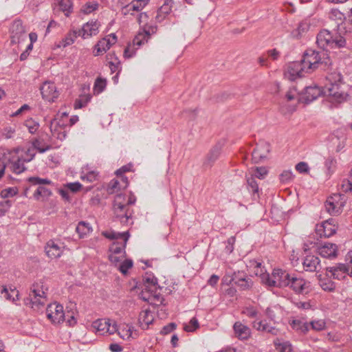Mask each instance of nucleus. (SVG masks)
Instances as JSON below:
<instances>
[{
	"label": "nucleus",
	"mask_w": 352,
	"mask_h": 352,
	"mask_svg": "<svg viewBox=\"0 0 352 352\" xmlns=\"http://www.w3.org/2000/svg\"><path fill=\"white\" fill-rule=\"evenodd\" d=\"M316 43L320 48L323 49L324 52V50L340 49L346 45V40L343 36L338 35L337 33L333 36L327 30H323L318 34Z\"/></svg>",
	"instance_id": "nucleus-1"
},
{
	"label": "nucleus",
	"mask_w": 352,
	"mask_h": 352,
	"mask_svg": "<svg viewBox=\"0 0 352 352\" xmlns=\"http://www.w3.org/2000/svg\"><path fill=\"white\" fill-rule=\"evenodd\" d=\"M306 69V73H310L319 67L320 65L329 64L328 55L324 52H318L311 49L306 50L300 60Z\"/></svg>",
	"instance_id": "nucleus-2"
},
{
	"label": "nucleus",
	"mask_w": 352,
	"mask_h": 352,
	"mask_svg": "<svg viewBox=\"0 0 352 352\" xmlns=\"http://www.w3.org/2000/svg\"><path fill=\"white\" fill-rule=\"evenodd\" d=\"M291 275L285 270L274 269L271 275L262 274L261 282L268 287H285L289 286Z\"/></svg>",
	"instance_id": "nucleus-3"
},
{
	"label": "nucleus",
	"mask_w": 352,
	"mask_h": 352,
	"mask_svg": "<svg viewBox=\"0 0 352 352\" xmlns=\"http://www.w3.org/2000/svg\"><path fill=\"white\" fill-rule=\"evenodd\" d=\"M125 202L122 194H118L115 197L113 204V217L116 221H118L123 225L129 224V220L132 217V212L129 208L125 206Z\"/></svg>",
	"instance_id": "nucleus-4"
},
{
	"label": "nucleus",
	"mask_w": 352,
	"mask_h": 352,
	"mask_svg": "<svg viewBox=\"0 0 352 352\" xmlns=\"http://www.w3.org/2000/svg\"><path fill=\"white\" fill-rule=\"evenodd\" d=\"M46 302V295L43 291L39 289L38 285L32 286L29 297L24 300L25 304L30 306L35 311H39L43 308Z\"/></svg>",
	"instance_id": "nucleus-5"
},
{
	"label": "nucleus",
	"mask_w": 352,
	"mask_h": 352,
	"mask_svg": "<svg viewBox=\"0 0 352 352\" xmlns=\"http://www.w3.org/2000/svg\"><path fill=\"white\" fill-rule=\"evenodd\" d=\"M345 203V196L336 193L327 198L324 206L327 212L331 215H336L342 212Z\"/></svg>",
	"instance_id": "nucleus-6"
},
{
	"label": "nucleus",
	"mask_w": 352,
	"mask_h": 352,
	"mask_svg": "<svg viewBox=\"0 0 352 352\" xmlns=\"http://www.w3.org/2000/svg\"><path fill=\"white\" fill-rule=\"evenodd\" d=\"M46 316L52 324L63 322L65 317L63 305L56 302L48 305L46 308Z\"/></svg>",
	"instance_id": "nucleus-7"
},
{
	"label": "nucleus",
	"mask_w": 352,
	"mask_h": 352,
	"mask_svg": "<svg viewBox=\"0 0 352 352\" xmlns=\"http://www.w3.org/2000/svg\"><path fill=\"white\" fill-rule=\"evenodd\" d=\"M10 42L12 44H20L27 39L26 31L21 20H16L10 28Z\"/></svg>",
	"instance_id": "nucleus-8"
},
{
	"label": "nucleus",
	"mask_w": 352,
	"mask_h": 352,
	"mask_svg": "<svg viewBox=\"0 0 352 352\" xmlns=\"http://www.w3.org/2000/svg\"><path fill=\"white\" fill-rule=\"evenodd\" d=\"M92 327L101 335L105 333L113 334L118 331L116 323L114 322L111 324V320L106 318L96 320L93 322Z\"/></svg>",
	"instance_id": "nucleus-9"
},
{
	"label": "nucleus",
	"mask_w": 352,
	"mask_h": 352,
	"mask_svg": "<svg viewBox=\"0 0 352 352\" xmlns=\"http://www.w3.org/2000/svg\"><path fill=\"white\" fill-rule=\"evenodd\" d=\"M342 84L327 85L324 93L331 96V101L341 103L344 101L348 95L341 90Z\"/></svg>",
	"instance_id": "nucleus-10"
},
{
	"label": "nucleus",
	"mask_w": 352,
	"mask_h": 352,
	"mask_svg": "<svg viewBox=\"0 0 352 352\" xmlns=\"http://www.w3.org/2000/svg\"><path fill=\"white\" fill-rule=\"evenodd\" d=\"M305 73H306V69L303 63L301 61H294L288 65L285 76L289 80L293 81L297 78L303 76Z\"/></svg>",
	"instance_id": "nucleus-11"
},
{
	"label": "nucleus",
	"mask_w": 352,
	"mask_h": 352,
	"mask_svg": "<svg viewBox=\"0 0 352 352\" xmlns=\"http://www.w3.org/2000/svg\"><path fill=\"white\" fill-rule=\"evenodd\" d=\"M64 248V244L60 241L50 240L45 246V251L49 258L54 259L58 258L62 255Z\"/></svg>",
	"instance_id": "nucleus-12"
},
{
	"label": "nucleus",
	"mask_w": 352,
	"mask_h": 352,
	"mask_svg": "<svg viewBox=\"0 0 352 352\" xmlns=\"http://www.w3.org/2000/svg\"><path fill=\"white\" fill-rule=\"evenodd\" d=\"M322 94V91L319 87L309 86L305 87L303 93L298 98V101L308 104L318 98Z\"/></svg>",
	"instance_id": "nucleus-13"
},
{
	"label": "nucleus",
	"mask_w": 352,
	"mask_h": 352,
	"mask_svg": "<svg viewBox=\"0 0 352 352\" xmlns=\"http://www.w3.org/2000/svg\"><path fill=\"white\" fill-rule=\"evenodd\" d=\"M41 92L44 100L53 102L59 96V92L54 82H45L41 87Z\"/></svg>",
	"instance_id": "nucleus-14"
},
{
	"label": "nucleus",
	"mask_w": 352,
	"mask_h": 352,
	"mask_svg": "<svg viewBox=\"0 0 352 352\" xmlns=\"http://www.w3.org/2000/svg\"><path fill=\"white\" fill-rule=\"evenodd\" d=\"M337 226L335 224L333 219H329L324 221L320 226H317L316 232L321 237H330L333 235L337 230Z\"/></svg>",
	"instance_id": "nucleus-15"
},
{
	"label": "nucleus",
	"mask_w": 352,
	"mask_h": 352,
	"mask_svg": "<svg viewBox=\"0 0 352 352\" xmlns=\"http://www.w3.org/2000/svg\"><path fill=\"white\" fill-rule=\"evenodd\" d=\"M289 279L288 287L296 293L306 294L308 292L309 283H307L305 279L295 276H291Z\"/></svg>",
	"instance_id": "nucleus-16"
},
{
	"label": "nucleus",
	"mask_w": 352,
	"mask_h": 352,
	"mask_svg": "<svg viewBox=\"0 0 352 352\" xmlns=\"http://www.w3.org/2000/svg\"><path fill=\"white\" fill-rule=\"evenodd\" d=\"M270 151V145L267 142H261L252 151V158L255 163L267 157Z\"/></svg>",
	"instance_id": "nucleus-17"
},
{
	"label": "nucleus",
	"mask_w": 352,
	"mask_h": 352,
	"mask_svg": "<svg viewBox=\"0 0 352 352\" xmlns=\"http://www.w3.org/2000/svg\"><path fill=\"white\" fill-rule=\"evenodd\" d=\"M99 26L100 24L97 21L87 22L80 30H78V35L83 38L95 36L98 33Z\"/></svg>",
	"instance_id": "nucleus-18"
},
{
	"label": "nucleus",
	"mask_w": 352,
	"mask_h": 352,
	"mask_svg": "<svg viewBox=\"0 0 352 352\" xmlns=\"http://www.w3.org/2000/svg\"><path fill=\"white\" fill-rule=\"evenodd\" d=\"M222 149V144L221 143L216 144L209 151L206 156L203 162V166L205 168L211 167L216 160L220 156Z\"/></svg>",
	"instance_id": "nucleus-19"
},
{
	"label": "nucleus",
	"mask_w": 352,
	"mask_h": 352,
	"mask_svg": "<svg viewBox=\"0 0 352 352\" xmlns=\"http://www.w3.org/2000/svg\"><path fill=\"white\" fill-rule=\"evenodd\" d=\"M349 267L344 264H337L333 267H327V272L330 273V276L335 279L344 278L349 274ZM329 276V274H328Z\"/></svg>",
	"instance_id": "nucleus-20"
},
{
	"label": "nucleus",
	"mask_w": 352,
	"mask_h": 352,
	"mask_svg": "<svg viewBox=\"0 0 352 352\" xmlns=\"http://www.w3.org/2000/svg\"><path fill=\"white\" fill-rule=\"evenodd\" d=\"M156 26H150L148 29H144L143 32H139L133 40V45L141 46L148 41L151 34L156 32Z\"/></svg>",
	"instance_id": "nucleus-21"
},
{
	"label": "nucleus",
	"mask_w": 352,
	"mask_h": 352,
	"mask_svg": "<svg viewBox=\"0 0 352 352\" xmlns=\"http://www.w3.org/2000/svg\"><path fill=\"white\" fill-rule=\"evenodd\" d=\"M318 254L324 258H336L338 254V246L335 243H325L318 248Z\"/></svg>",
	"instance_id": "nucleus-22"
},
{
	"label": "nucleus",
	"mask_w": 352,
	"mask_h": 352,
	"mask_svg": "<svg viewBox=\"0 0 352 352\" xmlns=\"http://www.w3.org/2000/svg\"><path fill=\"white\" fill-rule=\"evenodd\" d=\"M233 328L236 336L240 340H247L250 336V329L240 322H236Z\"/></svg>",
	"instance_id": "nucleus-23"
},
{
	"label": "nucleus",
	"mask_w": 352,
	"mask_h": 352,
	"mask_svg": "<svg viewBox=\"0 0 352 352\" xmlns=\"http://www.w3.org/2000/svg\"><path fill=\"white\" fill-rule=\"evenodd\" d=\"M302 264L306 271L316 272L320 267V259L318 256L308 255L304 259Z\"/></svg>",
	"instance_id": "nucleus-24"
},
{
	"label": "nucleus",
	"mask_w": 352,
	"mask_h": 352,
	"mask_svg": "<svg viewBox=\"0 0 352 352\" xmlns=\"http://www.w3.org/2000/svg\"><path fill=\"white\" fill-rule=\"evenodd\" d=\"M128 241V236H125L124 240L121 242L115 241L109 247L110 254H118L125 257V248Z\"/></svg>",
	"instance_id": "nucleus-25"
},
{
	"label": "nucleus",
	"mask_w": 352,
	"mask_h": 352,
	"mask_svg": "<svg viewBox=\"0 0 352 352\" xmlns=\"http://www.w3.org/2000/svg\"><path fill=\"white\" fill-rule=\"evenodd\" d=\"M253 327L258 331H265L273 336L278 335L279 332V330L277 328L269 325L267 322L264 321H254L253 322Z\"/></svg>",
	"instance_id": "nucleus-26"
},
{
	"label": "nucleus",
	"mask_w": 352,
	"mask_h": 352,
	"mask_svg": "<svg viewBox=\"0 0 352 352\" xmlns=\"http://www.w3.org/2000/svg\"><path fill=\"white\" fill-rule=\"evenodd\" d=\"M153 315L149 310L142 311L139 316V323L143 329H148L149 324L153 322Z\"/></svg>",
	"instance_id": "nucleus-27"
},
{
	"label": "nucleus",
	"mask_w": 352,
	"mask_h": 352,
	"mask_svg": "<svg viewBox=\"0 0 352 352\" xmlns=\"http://www.w3.org/2000/svg\"><path fill=\"white\" fill-rule=\"evenodd\" d=\"M247 188L252 194L253 199L256 200L259 198V188L255 178L253 176L247 177Z\"/></svg>",
	"instance_id": "nucleus-28"
},
{
	"label": "nucleus",
	"mask_w": 352,
	"mask_h": 352,
	"mask_svg": "<svg viewBox=\"0 0 352 352\" xmlns=\"http://www.w3.org/2000/svg\"><path fill=\"white\" fill-rule=\"evenodd\" d=\"M290 325L294 330L304 334L307 333L309 329V324L307 322H303L301 320H293L290 322Z\"/></svg>",
	"instance_id": "nucleus-29"
},
{
	"label": "nucleus",
	"mask_w": 352,
	"mask_h": 352,
	"mask_svg": "<svg viewBox=\"0 0 352 352\" xmlns=\"http://www.w3.org/2000/svg\"><path fill=\"white\" fill-rule=\"evenodd\" d=\"M274 344L279 352H294L293 346L289 341L280 342L279 339H276L274 341Z\"/></svg>",
	"instance_id": "nucleus-30"
},
{
	"label": "nucleus",
	"mask_w": 352,
	"mask_h": 352,
	"mask_svg": "<svg viewBox=\"0 0 352 352\" xmlns=\"http://www.w3.org/2000/svg\"><path fill=\"white\" fill-rule=\"evenodd\" d=\"M232 280L234 282L235 285H238L243 290L250 289L252 285V280L250 278H238L235 276L232 278Z\"/></svg>",
	"instance_id": "nucleus-31"
},
{
	"label": "nucleus",
	"mask_w": 352,
	"mask_h": 352,
	"mask_svg": "<svg viewBox=\"0 0 352 352\" xmlns=\"http://www.w3.org/2000/svg\"><path fill=\"white\" fill-rule=\"evenodd\" d=\"M109 48V38H103L95 45V49L97 52L94 55L98 56L100 54L106 52Z\"/></svg>",
	"instance_id": "nucleus-32"
},
{
	"label": "nucleus",
	"mask_w": 352,
	"mask_h": 352,
	"mask_svg": "<svg viewBox=\"0 0 352 352\" xmlns=\"http://www.w3.org/2000/svg\"><path fill=\"white\" fill-rule=\"evenodd\" d=\"M103 235L107 239H109L111 240H116V241H118V240H119V239L124 241L125 236H128V239L129 238V232H113V231L105 232H103Z\"/></svg>",
	"instance_id": "nucleus-33"
},
{
	"label": "nucleus",
	"mask_w": 352,
	"mask_h": 352,
	"mask_svg": "<svg viewBox=\"0 0 352 352\" xmlns=\"http://www.w3.org/2000/svg\"><path fill=\"white\" fill-rule=\"evenodd\" d=\"M171 11V7L168 3H164L157 10L156 20L161 22L165 18L166 15L168 14Z\"/></svg>",
	"instance_id": "nucleus-34"
},
{
	"label": "nucleus",
	"mask_w": 352,
	"mask_h": 352,
	"mask_svg": "<svg viewBox=\"0 0 352 352\" xmlns=\"http://www.w3.org/2000/svg\"><path fill=\"white\" fill-rule=\"evenodd\" d=\"M329 19L334 21L338 26L346 19L344 14L337 9H332L329 12Z\"/></svg>",
	"instance_id": "nucleus-35"
},
{
	"label": "nucleus",
	"mask_w": 352,
	"mask_h": 352,
	"mask_svg": "<svg viewBox=\"0 0 352 352\" xmlns=\"http://www.w3.org/2000/svg\"><path fill=\"white\" fill-rule=\"evenodd\" d=\"M118 334L120 337L124 340H128L131 338H134L133 336V327L132 326L126 325L122 329L118 328Z\"/></svg>",
	"instance_id": "nucleus-36"
},
{
	"label": "nucleus",
	"mask_w": 352,
	"mask_h": 352,
	"mask_svg": "<svg viewBox=\"0 0 352 352\" xmlns=\"http://www.w3.org/2000/svg\"><path fill=\"white\" fill-rule=\"evenodd\" d=\"M76 230L78 233L79 236L82 238L83 236L91 231V228L90 227L89 223L85 221H80L78 223Z\"/></svg>",
	"instance_id": "nucleus-37"
},
{
	"label": "nucleus",
	"mask_w": 352,
	"mask_h": 352,
	"mask_svg": "<svg viewBox=\"0 0 352 352\" xmlns=\"http://www.w3.org/2000/svg\"><path fill=\"white\" fill-rule=\"evenodd\" d=\"M24 162H25V161H24L23 158L17 159V160L11 163V170L16 174L21 173L25 169Z\"/></svg>",
	"instance_id": "nucleus-38"
},
{
	"label": "nucleus",
	"mask_w": 352,
	"mask_h": 352,
	"mask_svg": "<svg viewBox=\"0 0 352 352\" xmlns=\"http://www.w3.org/2000/svg\"><path fill=\"white\" fill-rule=\"evenodd\" d=\"M144 281V287H146V286H148V289L149 288H156L157 285V278L152 274H146L143 278Z\"/></svg>",
	"instance_id": "nucleus-39"
},
{
	"label": "nucleus",
	"mask_w": 352,
	"mask_h": 352,
	"mask_svg": "<svg viewBox=\"0 0 352 352\" xmlns=\"http://www.w3.org/2000/svg\"><path fill=\"white\" fill-rule=\"evenodd\" d=\"M157 287L156 288H150L151 294V304L152 305H157L162 303L164 300L163 296L160 294V292H157Z\"/></svg>",
	"instance_id": "nucleus-40"
},
{
	"label": "nucleus",
	"mask_w": 352,
	"mask_h": 352,
	"mask_svg": "<svg viewBox=\"0 0 352 352\" xmlns=\"http://www.w3.org/2000/svg\"><path fill=\"white\" fill-rule=\"evenodd\" d=\"M148 2L149 0H133L129 3V8H131L133 11L138 12L142 10Z\"/></svg>",
	"instance_id": "nucleus-41"
},
{
	"label": "nucleus",
	"mask_w": 352,
	"mask_h": 352,
	"mask_svg": "<svg viewBox=\"0 0 352 352\" xmlns=\"http://www.w3.org/2000/svg\"><path fill=\"white\" fill-rule=\"evenodd\" d=\"M60 9L65 12L66 16H69L72 12V0H60L59 1Z\"/></svg>",
	"instance_id": "nucleus-42"
},
{
	"label": "nucleus",
	"mask_w": 352,
	"mask_h": 352,
	"mask_svg": "<svg viewBox=\"0 0 352 352\" xmlns=\"http://www.w3.org/2000/svg\"><path fill=\"white\" fill-rule=\"evenodd\" d=\"M327 80L331 84H342V76L339 72H332L327 77Z\"/></svg>",
	"instance_id": "nucleus-43"
},
{
	"label": "nucleus",
	"mask_w": 352,
	"mask_h": 352,
	"mask_svg": "<svg viewBox=\"0 0 352 352\" xmlns=\"http://www.w3.org/2000/svg\"><path fill=\"white\" fill-rule=\"evenodd\" d=\"M133 263L131 259L124 258L118 266L119 271L123 274H126L128 270L133 267Z\"/></svg>",
	"instance_id": "nucleus-44"
},
{
	"label": "nucleus",
	"mask_w": 352,
	"mask_h": 352,
	"mask_svg": "<svg viewBox=\"0 0 352 352\" xmlns=\"http://www.w3.org/2000/svg\"><path fill=\"white\" fill-rule=\"evenodd\" d=\"M78 36H79L78 35L77 30H74L72 32H69L66 35L65 38L63 40V45L64 47H66L67 45H72Z\"/></svg>",
	"instance_id": "nucleus-45"
},
{
	"label": "nucleus",
	"mask_w": 352,
	"mask_h": 352,
	"mask_svg": "<svg viewBox=\"0 0 352 352\" xmlns=\"http://www.w3.org/2000/svg\"><path fill=\"white\" fill-rule=\"evenodd\" d=\"M320 285L323 290L327 292H332L336 288L335 283L329 278H324L320 280Z\"/></svg>",
	"instance_id": "nucleus-46"
},
{
	"label": "nucleus",
	"mask_w": 352,
	"mask_h": 352,
	"mask_svg": "<svg viewBox=\"0 0 352 352\" xmlns=\"http://www.w3.org/2000/svg\"><path fill=\"white\" fill-rule=\"evenodd\" d=\"M199 327L198 320L196 318H192L188 324H184V329L187 332H192Z\"/></svg>",
	"instance_id": "nucleus-47"
},
{
	"label": "nucleus",
	"mask_w": 352,
	"mask_h": 352,
	"mask_svg": "<svg viewBox=\"0 0 352 352\" xmlns=\"http://www.w3.org/2000/svg\"><path fill=\"white\" fill-rule=\"evenodd\" d=\"M107 85V81L105 79L98 78L94 84V90L98 94L101 93L105 89Z\"/></svg>",
	"instance_id": "nucleus-48"
},
{
	"label": "nucleus",
	"mask_w": 352,
	"mask_h": 352,
	"mask_svg": "<svg viewBox=\"0 0 352 352\" xmlns=\"http://www.w3.org/2000/svg\"><path fill=\"white\" fill-rule=\"evenodd\" d=\"M11 294L8 292L7 287L6 286L3 287V289L1 291L2 294H4V296L8 300H12V301L15 300L13 295H15L16 297L18 296V291L14 288L10 290Z\"/></svg>",
	"instance_id": "nucleus-49"
},
{
	"label": "nucleus",
	"mask_w": 352,
	"mask_h": 352,
	"mask_svg": "<svg viewBox=\"0 0 352 352\" xmlns=\"http://www.w3.org/2000/svg\"><path fill=\"white\" fill-rule=\"evenodd\" d=\"M34 148L36 149L39 153H44L51 148V146L47 145L41 146V142L38 139H34L32 142Z\"/></svg>",
	"instance_id": "nucleus-50"
},
{
	"label": "nucleus",
	"mask_w": 352,
	"mask_h": 352,
	"mask_svg": "<svg viewBox=\"0 0 352 352\" xmlns=\"http://www.w3.org/2000/svg\"><path fill=\"white\" fill-rule=\"evenodd\" d=\"M311 329L316 331H322L326 327V323L323 320H313L310 322Z\"/></svg>",
	"instance_id": "nucleus-51"
},
{
	"label": "nucleus",
	"mask_w": 352,
	"mask_h": 352,
	"mask_svg": "<svg viewBox=\"0 0 352 352\" xmlns=\"http://www.w3.org/2000/svg\"><path fill=\"white\" fill-rule=\"evenodd\" d=\"M121 188H122V185L120 184V182L118 179H112L108 186V192L113 193L116 190Z\"/></svg>",
	"instance_id": "nucleus-52"
},
{
	"label": "nucleus",
	"mask_w": 352,
	"mask_h": 352,
	"mask_svg": "<svg viewBox=\"0 0 352 352\" xmlns=\"http://www.w3.org/2000/svg\"><path fill=\"white\" fill-rule=\"evenodd\" d=\"M28 181L34 185L50 184L52 182L48 179H41L38 177H32Z\"/></svg>",
	"instance_id": "nucleus-53"
},
{
	"label": "nucleus",
	"mask_w": 352,
	"mask_h": 352,
	"mask_svg": "<svg viewBox=\"0 0 352 352\" xmlns=\"http://www.w3.org/2000/svg\"><path fill=\"white\" fill-rule=\"evenodd\" d=\"M25 126L28 129V131L30 133L34 134L36 132L38 129L39 124L38 122H34L32 120H27L25 122Z\"/></svg>",
	"instance_id": "nucleus-54"
},
{
	"label": "nucleus",
	"mask_w": 352,
	"mask_h": 352,
	"mask_svg": "<svg viewBox=\"0 0 352 352\" xmlns=\"http://www.w3.org/2000/svg\"><path fill=\"white\" fill-rule=\"evenodd\" d=\"M98 4L97 3H87L82 8V11L85 14H89L98 9Z\"/></svg>",
	"instance_id": "nucleus-55"
},
{
	"label": "nucleus",
	"mask_w": 352,
	"mask_h": 352,
	"mask_svg": "<svg viewBox=\"0 0 352 352\" xmlns=\"http://www.w3.org/2000/svg\"><path fill=\"white\" fill-rule=\"evenodd\" d=\"M148 286H146V287H144L140 295V298L145 302H148L151 304V294L150 288L148 289Z\"/></svg>",
	"instance_id": "nucleus-56"
},
{
	"label": "nucleus",
	"mask_w": 352,
	"mask_h": 352,
	"mask_svg": "<svg viewBox=\"0 0 352 352\" xmlns=\"http://www.w3.org/2000/svg\"><path fill=\"white\" fill-rule=\"evenodd\" d=\"M342 190L343 192H351L352 193V169L348 180L346 182H344L342 184Z\"/></svg>",
	"instance_id": "nucleus-57"
},
{
	"label": "nucleus",
	"mask_w": 352,
	"mask_h": 352,
	"mask_svg": "<svg viewBox=\"0 0 352 352\" xmlns=\"http://www.w3.org/2000/svg\"><path fill=\"white\" fill-rule=\"evenodd\" d=\"M267 173V170L265 167H257L255 169V173L251 175V176H253L254 178L263 179Z\"/></svg>",
	"instance_id": "nucleus-58"
},
{
	"label": "nucleus",
	"mask_w": 352,
	"mask_h": 352,
	"mask_svg": "<svg viewBox=\"0 0 352 352\" xmlns=\"http://www.w3.org/2000/svg\"><path fill=\"white\" fill-rule=\"evenodd\" d=\"M242 313L243 314L246 315L248 317L252 318H256L258 315V311L253 307H245L243 310Z\"/></svg>",
	"instance_id": "nucleus-59"
},
{
	"label": "nucleus",
	"mask_w": 352,
	"mask_h": 352,
	"mask_svg": "<svg viewBox=\"0 0 352 352\" xmlns=\"http://www.w3.org/2000/svg\"><path fill=\"white\" fill-rule=\"evenodd\" d=\"M125 257H122L121 255L118 254H109V258L110 261L115 265L119 266L120 263L124 259Z\"/></svg>",
	"instance_id": "nucleus-60"
},
{
	"label": "nucleus",
	"mask_w": 352,
	"mask_h": 352,
	"mask_svg": "<svg viewBox=\"0 0 352 352\" xmlns=\"http://www.w3.org/2000/svg\"><path fill=\"white\" fill-rule=\"evenodd\" d=\"M51 195V191L43 186H38L36 192H34V196H44L48 197Z\"/></svg>",
	"instance_id": "nucleus-61"
},
{
	"label": "nucleus",
	"mask_w": 352,
	"mask_h": 352,
	"mask_svg": "<svg viewBox=\"0 0 352 352\" xmlns=\"http://www.w3.org/2000/svg\"><path fill=\"white\" fill-rule=\"evenodd\" d=\"M65 188L72 192H76L80 190L82 185L79 182L67 183L65 185Z\"/></svg>",
	"instance_id": "nucleus-62"
},
{
	"label": "nucleus",
	"mask_w": 352,
	"mask_h": 352,
	"mask_svg": "<svg viewBox=\"0 0 352 352\" xmlns=\"http://www.w3.org/2000/svg\"><path fill=\"white\" fill-rule=\"evenodd\" d=\"M293 178V173L291 170H284L280 175V179L283 182H287Z\"/></svg>",
	"instance_id": "nucleus-63"
},
{
	"label": "nucleus",
	"mask_w": 352,
	"mask_h": 352,
	"mask_svg": "<svg viewBox=\"0 0 352 352\" xmlns=\"http://www.w3.org/2000/svg\"><path fill=\"white\" fill-rule=\"evenodd\" d=\"M176 324L174 322H170L168 324L164 326L161 330V333L164 335H167L172 331H173L176 329Z\"/></svg>",
	"instance_id": "nucleus-64"
}]
</instances>
